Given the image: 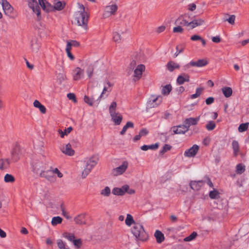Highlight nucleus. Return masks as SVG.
Segmentation results:
<instances>
[{"label":"nucleus","instance_id":"nucleus-1","mask_svg":"<svg viewBox=\"0 0 249 249\" xmlns=\"http://www.w3.org/2000/svg\"><path fill=\"white\" fill-rule=\"evenodd\" d=\"M38 2L43 10L46 12H53L55 10L60 11L64 8L65 5L64 2L58 0H54L53 6L48 2L46 0H38Z\"/></svg>","mask_w":249,"mask_h":249},{"label":"nucleus","instance_id":"nucleus-2","mask_svg":"<svg viewBox=\"0 0 249 249\" xmlns=\"http://www.w3.org/2000/svg\"><path fill=\"white\" fill-rule=\"evenodd\" d=\"M131 232L137 240L144 241L148 238V235L142 226L139 223H134Z\"/></svg>","mask_w":249,"mask_h":249},{"label":"nucleus","instance_id":"nucleus-3","mask_svg":"<svg viewBox=\"0 0 249 249\" xmlns=\"http://www.w3.org/2000/svg\"><path fill=\"white\" fill-rule=\"evenodd\" d=\"M89 18V15L87 12L77 11L75 13V19L79 26H83L85 29H87V23Z\"/></svg>","mask_w":249,"mask_h":249},{"label":"nucleus","instance_id":"nucleus-4","mask_svg":"<svg viewBox=\"0 0 249 249\" xmlns=\"http://www.w3.org/2000/svg\"><path fill=\"white\" fill-rule=\"evenodd\" d=\"M29 6L36 14L37 20L41 19L40 10L36 0H28Z\"/></svg>","mask_w":249,"mask_h":249},{"label":"nucleus","instance_id":"nucleus-5","mask_svg":"<svg viewBox=\"0 0 249 249\" xmlns=\"http://www.w3.org/2000/svg\"><path fill=\"white\" fill-rule=\"evenodd\" d=\"M128 165V162L126 161H124L121 165L112 170V174L115 176L122 174L126 171Z\"/></svg>","mask_w":249,"mask_h":249},{"label":"nucleus","instance_id":"nucleus-6","mask_svg":"<svg viewBox=\"0 0 249 249\" xmlns=\"http://www.w3.org/2000/svg\"><path fill=\"white\" fill-rule=\"evenodd\" d=\"M208 64V62L205 59H199L197 61H192L188 64H186L184 67L185 69L189 68L190 67H202L206 66Z\"/></svg>","mask_w":249,"mask_h":249},{"label":"nucleus","instance_id":"nucleus-7","mask_svg":"<svg viewBox=\"0 0 249 249\" xmlns=\"http://www.w3.org/2000/svg\"><path fill=\"white\" fill-rule=\"evenodd\" d=\"M199 149V146L196 144H194L190 148L186 150L184 153V155L186 157H194L197 154Z\"/></svg>","mask_w":249,"mask_h":249},{"label":"nucleus","instance_id":"nucleus-8","mask_svg":"<svg viewBox=\"0 0 249 249\" xmlns=\"http://www.w3.org/2000/svg\"><path fill=\"white\" fill-rule=\"evenodd\" d=\"M118 6L116 4H112L110 5L107 6L106 7V10L103 14L104 18L109 17L111 15H114L116 11L117 10Z\"/></svg>","mask_w":249,"mask_h":249},{"label":"nucleus","instance_id":"nucleus-9","mask_svg":"<svg viewBox=\"0 0 249 249\" xmlns=\"http://www.w3.org/2000/svg\"><path fill=\"white\" fill-rule=\"evenodd\" d=\"M145 70V66L142 65H139L134 70V81H136L139 80L142 75V72Z\"/></svg>","mask_w":249,"mask_h":249},{"label":"nucleus","instance_id":"nucleus-10","mask_svg":"<svg viewBox=\"0 0 249 249\" xmlns=\"http://www.w3.org/2000/svg\"><path fill=\"white\" fill-rule=\"evenodd\" d=\"M129 186L124 185L121 188L115 187L113 189L112 193L114 195L123 196L128 191Z\"/></svg>","mask_w":249,"mask_h":249},{"label":"nucleus","instance_id":"nucleus-11","mask_svg":"<svg viewBox=\"0 0 249 249\" xmlns=\"http://www.w3.org/2000/svg\"><path fill=\"white\" fill-rule=\"evenodd\" d=\"M162 101V97L160 96L155 97L152 95L151 97L150 100L148 101V104L150 107H155L158 105L160 104Z\"/></svg>","mask_w":249,"mask_h":249},{"label":"nucleus","instance_id":"nucleus-12","mask_svg":"<svg viewBox=\"0 0 249 249\" xmlns=\"http://www.w3.org/2000/svg\"><path fill=\"white\" fill-rule=\"evenodd\" d=\"M42 164L41 163H36L33 165V170L36 174H39L40 176L41 177H45L48 178L47 172L43 171V167H41L40 165Z\"/></svg>","mask_w":249,"mask_h":249},{"label":"nucleus","instance_id":"nucleus-13","mask_svg":"<svg viewBox=\"0 0 249 249\" xmlns=\"http://www.w3.org/2000/svg\"><path fill=\"white\" fill-rule=\"evenodd\" d=\"M0 2L2 5L3 10L5 14H9L12 13L13 8L7 0H0Z\"/></svg>","mask_w":249,"mask_h":249},{"label":"nucleus","instance_id":"nucleus-14","mask_svg":"<svg viewBox=\"0 0 249 249\" xmlns=\"http://www.w3.org/2000/svg\"><path fill=\"white\" fill-rule=\"evenodd\" d=\"M60 150L63 153L69 156H73L74 154V151L72 149L71 145L70 143L62 146Z\"/></svg>","mask_w":249,"mask_h":249},{"label":"nucleus","instance_id":"nucleus-15","mask_svg":"<svg viewBox=\"0 0 249 249\" xmlns=\"http://www.w3.org/2000/svg\"><path fill=\"white\" fill-rule=\"evenodd\" d=\"M200 119V116L196 118H187L184 121V124L189 129L191 125H195L197 124L198 122Z\"/></svg>","mask_w":249,"mask_h":249},{"label":"nucleus","instance_id":"nucleus-16","mask_svg":"<svg viewBox=\"0 0 249 249\" xmlns=\"http://www.w3.org/2000/svg\"><path fill=\"white\" fill-rule=\"evenodd\" d=\"M173 129L174 133L177 134H183L189 130L184 124L183 125L174 126Z\"/></svg>","mask_w":249,"mask_h":249},{"label":"nucleus","instance_id":"nucleus-17","mask_svg":"<svg viewBox=\"0 0 249 249\" xmlns=\"http://www.w3.org/2000/svg\"><path fill=\"white\" fill-rule=\"evenodd\" d=\"M31 47L33 53H37L40 48V43L36 38H34L32 39L31 42Z\"/></svg>","mask_w":249,"mask_h":249},{"label":"nucleus","instance_id":"nucleus-18","mask_svg":"<svg viewBox=\"0 0 249 249\" xmlns=\"http://www.w3.org/2000/svg\"><path fill=\"white\" fill-rule=\"evenodd\" d=\"M84 101L90 106H93L94 105H95L96 106H97L100 102V100L99 98L95 100L93 96H92L91 98H90L87 95L84 96Z\"/></svg>","mask_w":249,"mask_h":249},{"label":"nucleus","instance_id":"nucleus-19","mask_svg":"<svg viewBox=\"0 0 249 249\" xmlns=\"http://www.w3.org/2000/svg\"><path fill=\"white\" fill-rule=\"evenodd\" d=\"M86 213L79 214L74 218V221L77 224L86 225L87 224L86 220Z\"/></svg>","mask_w":249,"mask_h":249},{"label":"nucleus","instance_id":"nucleus-20","mask_svg":"<svg viewBox=\"0 0 249 249\" xmlns=\"http://www.w3.org/2000/svg\"><path fill=\"white\" fill-rule=\"evenodd\" d=\"M186 15H181L179 16L175 21V24L177 26H188V21H187L185 18Z\"/></svg>","mask_w":249,"mask_h":249},{"label":"nucleus","instance_id":"nucleus-21","mask_svg":"<svg viewBox=\"0 0 249 249\" xmlns=\"http://www.w3.org/2000/svg\"><path fill=\"white\" fill-rule=\"evenodd\" d=\"M84 75V71L79 67L76 68L73 71V78L74 80H78Z\"/></svg>","mask_w":249,"mask_h":249},{"label":"nucleus","instance_id":"nucleus-22","mask_svg":"<svg viewBox=\"0 0 249 249\" xmlns=\"http://www.w3.org/2000/svg\"><path fill=\"white\" fill-rule=\"evenodd\" d=\"M11 163V160L9 158L0 159V170H3L8 168Z\"/></svg>","mask_w":249,"mask_h":249},{"label":"nucleus","instance_id":"nucleus-23","mask_svg":"<svg viewBox=\"0 0 249 249\" xmlns=\"http://www.w3.org/2000/svg\"><path fill=\"white\" fill-rule=\"evenodd\" d=\"M98 160V156H93L87 161L86 165L92 169L97 164Z\"/></svg>","mask_w":249,"mask_h":249},{"label":"nucleus","instance_id":"nucleus-24","mask_svg":"<svg viewBox=\"0 0 249 249\" xmlns=\"http://www.w3.org/2000/svg\"><path fill=\"white\" fill-rule=\"evenodd\" d=\"M204 185L203 180L198 181H191L190 183V187L194 190H199Z\"/></svg>","mask_w":249,"mask_h":249},{"label":"nucleus","instance_id":"nucleus-25","mask_svg":"<svg viewBox=\"0 0 249 249\" xmlns=\"http://www.w3.org/2000/svg\"><path fill=\"white\" fill-rule=\"evenodd\" d=\"M112 120L116 125H119L122 121V116L118 112L110 114Z\"/></svg>","mask_w":249,"mask_h":249},{"label":"nucleus","instance_id":"nucleus-26","mask_svg":"<svg viewBox=\"0 0 249 249\" xmlns=\"http://www.w3.org/2000/svg\"><path fill=\"white\" fill-rule=\"evenodd\" d=\"M204 22V20L201 18L197 19H194L190 22L188 21V26L190 27V29H192L197 26H199L202 25Z\"/></svg>","mask_w":249,"mask_h":249},{"label":"nucleus","instance_id":"nucleus-27","mask_svg":"<svg viewBox=\"0 0 249 249\" xmlns=\"http://www.w3.org/2000/svg\"><path fill=\"white\" fill-rule=\"evenodd\" d=\"M190 80V77L188 74L183 73L181 75H178L177 79V82L178 85H182L185 82H189Z\"/></svg>","mask_w":249,"mask_h":249},{"label":"nucleus","instance_id":"nucleus-28","mask_svg":"<svg viewBox=\"0 0 249 249\" xmlns=\"http://www.w3.org/2000/svg\"><path fill=\"white\" fill-rule=\"evenodd\" d=\"M156 241L158 243H162L164 240V234L160 231L157 230L154 234Z\"/></svg>","mask_w":249,"mask_h":249},{"label":"nucleus","instance_id":"nucleus-29","mask_svg":"<svg viewBox=\"0 0 249 249\" xmlns=\"http://www.w3.org/2000/svg\"><path fill=\"white\" fill-rule=\"evenodd\" d=\"M166 66L170 71H173L175 69H178L179 68L178 64L172 61L168 62Z\"/></svg>","mask_w":249,"mask_h":249},{"label":"nucleus","instance_id":"nucleus-30","mask_svg":"<svg viewBox=\"0 0 249 249\" xmlns=\"http://www.w3.org/2000/svg\"><path fill=\"white\" fill-rule=\"evenodd\" d=\"M33 104L35 107L39 108L41 113H45L46 112V107L43 105H42L38 100H35Z\"/></svg>","mask_w":249,"mask_h":249},{"label":"nucleus","instance_id":"nucleus-31","mask_svg":"<svg viewBox=\"0 0 249 249\" xmlns=\"http://www.w3.org/2000/svg\"><path fill=\"white\" fill-rule=\"evenodd\" d=\"M159 147V144L156 143L151 145H143L141 147V149L143 151H147L148 149L155 150Z\"/></svg>","mask_w":249,"mask_h":249},{"label":"nucleus","instance_id":"nucleus-32","mask_svg":"<svg viewBox=\"0 0 249 249\" xmlns=\"http://www.w3.org/2000/svg\"><path fill=\"white\" fill-rule=\"evenodd\" d=\"M232 147L234 155L235 156H236L239 151V146L238 142L235 140L233 141L232 142Z\"/></svg>","mask_w":249,"mask_h":249},{"label":"nucleus","instance_id":"nucleus-33","mask_svg":"<svg viewBox=\"0 0 249 249\" xmlns=\"http://www.w3.org/2000/svg\"><path fill=\"white\" fill-rule=\"evenodd\" d=\"M222 91L224 96L227 98L230 97L232 93V89L230 87H224L222 89Z\"/></svg>","mask_w":249,"mask_h":249},{"label":"nucleus","instance_id":"nucleus-34","mask_svg":"<svg viewBox=\"0 0 249 249\" xmlns=\"http://www.w3.org/2000/svg\"><path fill=\"white\" fill-rule=\"evenodd\" d=\"M172 90V86L171 85H166L162 87L161 89V93L164 95H167L169 94Z\"/></svg>","mask_w":249,"mask_h":249},{"label":"nucleus","instance_id":"nucleus-35","mask_svg":"<svg viewBox=\"0 0 249 249\" xmlns=\"http://www.w3.org/2000/svg\"><path fill=\"white\" fill-rule=\"evenodd\" d=\"M134 127V124L132 122H127L126 124L123 127L122 131L120 132L121 135H124L127 129L128 128H133Z\"/></svg>","mask_w":249,"mask_h":249},{"label":"nucleus","instance_id":"nucleus-36","mask_svg":"<svg viewBox=\"0 0 249 249\" xmlns=\"http://www.w3.org/2000/svg\"><path fill=\"white\" fill-rule=\"evenodd\" d=\"M209 197L211 199H218L220 197L219 193L217 190L214 189L209 192Z\"/></svg>","mask_w":249,"mask_h":249},{"label":"nucleus","instance_id":"nucleus-37","mask_svg":"<svg viewBox=\"0 0 249 249\" xmlns=\"http://www.w3.org/2000/svg\"><path fill=\"white\" fill-rule=\"evenodd\" d=\"M72 130V127L70 126L68 127L67 129H65L64 131H63L61 129H58V132L60 134L61 137L63 138L65 135H67L69 133H70Z\"/></svg>","mask_w":249,"mask_h":249},{"label":"nucleus","instance_id":"nucleus-38","mask_svg":"<svg viewBox=\"0 0 249 249\" xmlns=\"http://www.w3.org/2000/svg\"><path fill=\"white\" fill-rule=\"evenodd\" d=\"M245 171V166L241 163L237 164L236 166V172L238 174H242Z\"/></svg>","mask_w":249,"mask_h":249},{"label":"nucleus","instance_id":"nucleus-39","mask_svg":"<svg viewBox=\"0 0 249 249\" xmlns=\"http://www.w3.org/2000/svg\"><path fill=\"white\" fill-rule=\"evenodd\" d=\"M125 224L128 226H130L132 224L135 223L132 216L129 214H127V216H126V219L125 221Z\"/></svg>","mask_w":249,"mask_h":249},{"label":"nucleus","instance_id":"nucleus-40","mask_svg":"<svg viewBox=\"0 0 249 249\" xmlns=\"http://www.w3.org/2000/svg\"><path fill=\"white\" fill-rule=\"evenodd\" d=\"M62 221V218L60 216L53 217L51 221V224L53 226H56L58 224H60Z\"/></svg>","mask_w":249,"mask_h":249},{"label":"nucleus","instance_id":"nucleus-41","mask_svg":"<svg viewBox=\"0 0 249 249\" xmlns=\"http://www.w3.org/2000/svg\"><path fill=\"white\" fill-rule=\"evenodd\" d=\"M111 193L110 189L109 187L106 186L104 189L101 191V195L104 196H108Z\"/></svg>","mask_w":249,"mask_h":249},{"label":"nucleus","instance_id":"nucleus-42","mask_svg":"<svg viewBox=\"0 0 249 249\" xmlns=\"http://www.w3.org/2000/svg\"><path fill=\"white\" fill-rule=\"evenodd\" d=\"M15 179L13 176L11 174H7L5 175L4 180L5 182H13Z\"/></svg>","mask_w":249,"mask_h":249},{"label":"nucleus","instance_id":"nucleus-43","mask_svg":"<svg viewBox=\"0 0 249 249\" xmlns=\"http://www.w3.org/2000/svg\"><path fill=\"white\" fill-rule=\"evenodd\" d=\"M249 124V123H248L241 124L238 127V131L240 132L245 131L248 129Z\"/></svg>","mask_w":249,"mask_h":249},{"label":"nucleus","instance_id":"nucleus-44","mask_svg":"<svg viewBox=\"0 0 249 249\" xmlns=\"http://www.w3.org/2000/svg\"><path fill=\"white\" fill-rule=\"evenodd\" d=\"M117 107V103L115 101L112 102L109 107V111L110 114L116 113Z\"/></svg>","mask_w":249,"mask_h":249},{"label":"nucleus","instance_id":"nucleus-45","mask_svg":"<svg viewBox=\"0 0 249 249\" xmlns=\"http://www.w3.org/2000/svg\"><path fill=\"white\" fill-rule=\"evenodd\" d=\"M215 126V124L213 121H209L206 125V128L209 131L213 130Z\"/></svg>","mask_w":249,"mask_h":249},{"label":"nucleus","instance_id":"nucleus-46","mask_svg":"<svg viewBox=\"0 0 249 249\" xmlns=\"http://www.w3.org/2000/svg\"><path fill=\"white\" fill-rule=\"evenodd\" d=\"M197 236V233L195 231L193 232L189 236L185 237L184 241L185 242H189L194 240Z\"/></svg>","mask_w":249,"mask_h":249},{"label":"nucleus","instance_id":"nucleus-47","mask_svg":"<svg viewBox=\"0 0 249 249\" xmlns=\"http://www.w3.org/2000/svg\"><path fill=\"white\" fill-rule=\"evenodd\" d=\"M91 169H90L89 167L86 165V167L83 171L82 173V178H85L90 172Z\"/></svg>","mask_w":249,"mask_h":249},{"label":"nucleus","instance_id":"nucleus-48","mask_svg":"<svg viewBox=\"0 0 249 249\" xmlns=\"http://www.w3.org/2000/svg\"><path fill=\"white\" fill-rule=\"evenodd\" d=\"M172 148V146L170 145L165 144L162 147V148L160 150V153L161 155H163L167 151L170 150Z\"/></svg>","mask_w":249,"mask_h":249},{"label":"nucleus","instance_id":"nucleus-49","mask_svg":"<svg viewBox=\"0 0 249 249\" xmlns=\"http://www.w3.org/2000/svg\"><path fill=\"white\" fill-rule=\"evenodd\" d=\"M53 173L56 174L58 177L59 178H62L63 177V174L58 170L57 168H55L52 171H47V174H52Z\"/></svg>","mask_w":249,"mask_h":249},{"label":"nucleus","instance_id":"nucleus-50","mask_svg":"<svg viewBox=\"0 0 249 249\" xmlns=\"http://www.w3.org/2000/svg\"><path fill=\"white\" fill-rule=\"evenodd\" d=\"M113 38L116 43H119L121 40V35L117 32L114 33Z\"/></svg>","mask_w":249,"mask_h":249},{"label":"nucleus","instance_id":"nucleus-51","mask_svg":"<svg viewBox=\"0 0 249 249\" xmlns=\"http://www.w3.org/2000/svg\"><path fill=\"white\" fill-rule=\"evenodd\" d=\"M94 70V67L92 65H89L88 67V68L87 70V73L89 78H90L93 73V71Z\"/></svg>","mask_w":249,"mask_h":249},{"label":"nucleus","instance_id":"nucleus-52","mask_svg":"<svg viewBox=\"0 0 249 249\" xmlns=\"http://www.w3.org/2000/svg\"><path fill=\"white\" fill-rule=\"evenodd\" d=\"M203 181H204V184L205 183H206L210 187L213 188V185L212 182L211 181L210 178L207 177L206 176L204 178V179H203Z\"/></svg>","mask_w":249,"mask_h":249},{"label":"nucleus","instance_id":"nucleus-53","mask_svg":"<svg viewBox=\"0 0 249 249\" xmlns=\"http://www.w3.org/2000/svg\"><path fill=\"white\" fill-rule=\"evenodd\" d=\"M64 236L65 237H66V238H67L69 241L72 242L75 240V239H74L75 236L72 234L65 233L64 234Z\"/></svg>","mask_w":249,"mask_h":249},{"label":"nucleus","instance_id":"nucleus-54","mask_svg":"<svg viewBox=\"0 0 249 249\" xmlns=\"http://www.w3.org/2000/svg\"><path fill=\"white\" fill-rule=\"evenodd\" d=\"M57 244L58 247L60 249H64L65 248V243L61 239L57 240Z\"/></svg>","mask_w":249,"mask_h":249},{"label":"nucleus","instance_id":"nucleus-55","mask_svg":"<svg viewBox=\"0 0 249 249\" xmlns=\"http://www.w3.org/2000/svg\"><path fill=\"white\" fill-rule=\"evenodd\" d=\"M173 31L174 33H181L183 32V29L180 26H177L173 28Z\"/></svg>","mask_w":249,"mask_h":249},{"label":"nucleus","instance_id":"nucleus-56","mask_svg":"<svg viewBox=\"0 0 249 249\" xmlns=\"http://www.w3.org/2000/svg\"><path fill=\"white\" fill-rule=\"evenodd\" d=\"M73 243L74 245L78 248H79L82 245V241L80 239H75L73 241Z\"/></svg>","mask_w":249,"mask_h":249},{"label":"nucleus","instance_id":"nucleus-57","mask_svg":"<svg viewBox=\"0 0 249 249\" xmlns=\"http://www.w3.org/2000/svg\"><path fill=\"white\" fill-rule=\"evenodd\" d=\"M235 19V17L234 15H231L230 18L227 19L226 20L228 21V22L231 24H233L234 23Z\"/></svg>","mask_w":249,"mask_h":249},{"label":"nucleus","instance_id":"nucleus-58","mask_svg":"<svg viewBox=\"0 0 249 249\" xmlns=\"http://www.w3.org/2000/svg\"><path fill=\"white\" fill-rule=\"evenodd\" d=\"M67 97L70 99L73 100L74 102H76L75 95L74 93H69L67 94Z\"/></svg>","mask_w":249,"mask_h":249},{"label":"nucleus","instance_id":"nucleus-59","mask_svg":"<svg viewBox=\"0 0 249 249\" xmlns=\"http://www.w3.org/2000/svg\"><path fill=\"white\" fill-rule=\"evenodd\" d=\"M214 101V98L210 97L206 99V104L208 105H211L213 103Z\"/></svg>","mask_w":249,"mask_h":249},{"label":"nucleus","instance_id":"nucleus-60","mask_svg":"<svg viewBox=\"0 0 249 249\" xmlns=\"http://www.w3.org/2000/svg\"><path fill=\"white\" fill-rule=\"evenodd\" d=\"M148 133V130L146 128H142L139 132V134L142 137L146 135Z\"/></svg>","mask_w":249,"mask_h":249},{"label":"nucleus","instance_id":"nucleus-61","mask_svg":"<svg viewBox=\"0 0 249 249\" xmlns=\"http://www.w3.org/2000/svg\"><path fill=\"white\" fill-rule=\"evenodd\" d=\"M188 7V10L191 11H194L196 9V5L194 3L189 4Z\"/></svg>","mask_w":249,"mask_h":249},{"label":"nucleus","instance_id":"nucleus-62","mask_svg":"<svg viewBox=\"0 0 249 249\" xmlns=\"http://www.w3.org/2000/svg\"><path fill=\"white\" fill-rule=\"evenodd\" d=\"M191 39L193 41L200 40L201 39V37L198 35H195L191 36Z\"/></svg>","mask_w":249,"mask_h":249},{"label":"nucleus","instance_id":"nucleus-63","mask_svg":"<svg viewBox=\"0 0 249 249\" xmlns=\"http://www.w3.org/2000/svg\"><path fill=\"white\" fill-rule=\"evenodd\" d=\"M212 39L214 43H219L221 41V38L219 36H213L212 37Z\"/></svg>","mask_w":249,"mask_h":249},{"label":"nucleus","instance_id":"nucleus-64","mask_svg":"<svg viewBox=\"0 0 249 249\" xmlns=\"http://www.w3.org/2000/svg\"><path fill=\"white\" fill-rule=\"evenodd\" d=\"M58 77L60 82L64 81L66 79V76L62 73H59Z\"/></svg>","mask_w":249,"mask_h":249}]
</instances>
